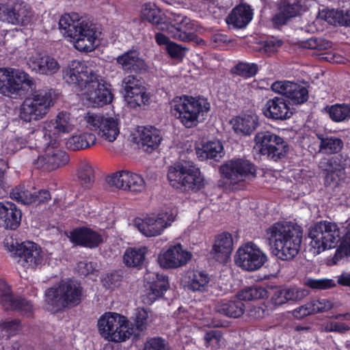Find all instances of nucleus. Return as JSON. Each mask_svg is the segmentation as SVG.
<instances>
[{"mask_svg": "<svg viewBox=\"0 0 350 350\" xmlns=\"http://www.w3.org/2000/svg\"><path fill=\"white\" fill-rule=\"evenodd\" d=\"M148 252L146 247H128L123 255V262L127 267L141 269Z\"/></svg>", "mask_w": 350, "mask_h": 350, "instance_id": "58836bf2", "label": "nucleus"}, {"mask_svg": "<svg viewBox=\"0 0 350 350\" xmlns=\"http://www.w3.org/2000/svg\"><path fill=\"white\" fill-rule=\"evenodd\" d=\"M308 295V291L301 288H276L273 291L270 301H267L272 310L288 301H297Z\"/></svg>", "mask_w": 350, "mask_h": 350, "instance_id": "c756f323", "label": "nucleus"}, {"mask_svg": "<svg viewBox=\"0 0 350 350\" xmlns=\"http://www.w3.org/2000/svg\"><path fill=\"white\" fill-rule=\"evenodd\" d=\"M82 296L83 288L79 282L70 278L62 280L57 286L46 290L45 308L51 312H59L79 305Z\"/></svg>", "mask_w": 350, "mask_h": 350, "instance_id": "20e7f679", "label": "nucleus"}, {"mask_svg": "<svg viewBox=\"0 0 350 350\" xmlns=\"http://www.w3.org/2000/svg\"><path fill=\"white\" fill-rule=\"evenodd\" d=\"M22 212L13 202H0V227L16 230L21 224Z\"/></svg>", "mask_w": 350, "mask_h": 350, "instance_id": "7c9ffc66", "label": "nucleus"}, {"mask_svg": "<svg viewBox=\"0 0 350 350\" xmlns=\"http://www.w3.org/2000/svg\"><path fill=\"white\" fill-rule=\"evenodd\" d=\"M309 306H312V307H313V311L315 314L330 310L333 307V304L328 299H320L309 301Z\"/></svg>", "mask_w": 350, "mask_h": 350, "instance_id": "0e129e2a", "label": "nucleus"}, {"mask_svg": "<svg viewBox=\"0 0 350 350\" xmlns=\"http://www.w3.org/2000/svg\"><path fill=\"white\" fill-rule=\"evenodd\" d=\"M267 261L266 254L252 242L241 246L234 255L235 264L247 271L260 269Z\"/></svg>", "mask_w": 350, "mask_h": 350, "instance_id": "4468645a", "label": "nucleus"}, {"mask_svg": "<svg viewBox=\"0 0 350 350\" xmlns=\"http://www.w3.org/2000/svg\"><path fill=\"white\" fill-rule=\"evenodd\" d=\"M232 129L237 134L250 136L259 126L258 117L255 114H243L231 120Z\"/></svg>", "mask_w": 350, "mask_h": 350, "instance_id": "f704fd0d", "label": "nucleus"}, {"mask_svg": "<svg viewBox=\"0 0 350 350\" xmlns=\"http://www.w3.org/2000/svg\"><path fill=\"white\" fill-rule=\"evenodd\" d=\"M262 111L267 118L272 120H287L293 115L289 103L280 96L268 99L263 105Z\"/></svg>", "mask_w": 350, "mask_h": 350, "instance_id": "a878e982", "label": "nucleus"}, {"mask_svg": "<svg viewBox=\"0 0 350 350\" xmlns=\"http://www.w3.org/2000/svg\"><path fill=\"white\" fill-rule=\"evenodd\" d=\"M169 287L168 277L163 273H157L150 283L148 299L151 302L154 301L158 297H162Z\"/></svg>", "mask_w": 350, "mask_h": 350, "instance_id": "37998d69", "label": "nucleus"}, {"mask_svg": "<svg viewBox=\"0 0 350 350\" xmlns=\"http://www.w3.org/2000/svg\"><path fill=\"white\" fill-rule=\"evenodd\" d=\"M266 235L278 259L290 261L299 254L303 238L300 226L291 222H276L267 229Z\"/></svg>", "mask_w": 350, "mask_h": 350, "instance_id": "f257e3e1", "label": "nucleus"}, {"mask_svg": "<svg viewBox=\"0 0 350 350\" xmlns=\"http://www.w3.org/2000/svg\"><path fill=\"white\" fill-rule=\"evenodd\" d=\"M35 83L29 74L21 70L0 68V93L8 97L18 96L25 89H33Z\"/></svg>", "mask_w": 350, "mask_h": 350, "instance_id": "6e6552de", "label": "nucleus"}, {"mask_svg": "<svg viewBox=\"0 0 350 350\" xmlns=\"http://www.w3.org/2000/svg\"><path fill=\"white\" fill-rule=\"evenodd\" d=\"M77 178L84 189H90L94 183V170L88 162L81 163L77 170Z\"/></svg>", "mask_w": 350, "mask_h": 350, "instance_id": "8fccbe9b", "label": "nucleus"}, {"mask_svg": "<svg viewBox=\"0 0 350 350\" xmlns=\"http://www.w3.org/2000/svg\"><path fill=\"white\" fill-rule=\"evenodd\" d=\"M124 271L118 269L107 273L101 279L103 286L108 289H114L119 287L124 278Z\"/></svg>", "mask_w": 350, "mask_h": 350, "instance_id": "603ef678", "label": "nucleus"}, {"mask_svg": "<svg viewBox=\"0 0 350 350\" xmlns=\"http://www.w3.org/2000/svg\"><path fill=\"white\" fill-rule=\"evenodd\" d=\"M53 105L51 93L36 92L25 98L20 107L19 117L21 120L29 122L39 120L48 113Z\"/></svg>", "mask_w": 350, "mask_h": 350, "instance_id": "9b49d317", "label": "nucleus"}, {"mask_svg": "<svg viewBox=\"0 0 350 350\" xmlns=\"http://www.w3.org/2000/svg\"><path fill=\"white\" fill-rule=\"evenodd\" d=\"M126 317L117 312H107L98 320L97 327L100 335L108 341L124 342L133 334Z\"/></svg>", "mask_w": 350, "mask_h": 350, "instance_id": "0eeeda50", "label": "nucleus"}, {"mask_svg": "<svg viewBox=\"0 0 350 350\" xmlns=\"http://www.w3.org/2000/svg\"><path fill=\"white\" fill-rule=\"evenodd\" d=\"M143 350H168L165 340L161 337L150 338L144 343Z\"/></svg>", "mask_w": 350, "mask_h": 350, "instance_id": "680f3d73", "label": "nucleus"}, {"mask_svg": "<svg viewBox=\"0 0 350 350\" xmlns=\"http://www.w3.org/2000/svg\"><path fill=\"white\" fill-rule=\"evenodd\" d=\"M221 338L222 333L221 331L217 329L210 330L206 332L204 335V345L206 347L218 348Z\"/></svg>", "mask_w": 350, "mask_h": 350, "instance_id": "bf43d9fd", "label": "nucleus"}, {"mask_svg": "<svg viewBox=\"0 0 350 350\" xmlns=\"http://www.w3.org/2000/svg\"><path fill=\"white\" fill-rule=\"evenodd\" d=\"M10 197L24 204H30L33 202L32 193L25 188V185H19L13 188L10 193Z\"/></svg>", "mask_w": 350, "mask_h": 350, "instance_id": "864d4df0", "label": "nucleus"}, {"mask_svg": "<svg viewBox=\"0 0 350 350\" xmlns=\"http://www.w3.org/2000/svg\"><path fill=\"white\" fill-rule=\"evenodd\" d=\"M31 12L23 2L0 3V19L12 25H26L31 21Z\"/></svg>", "mask_w": 350, "mask_h": 350, "instance_id": "6ab92c4d", "label": "nucleus"}, {"mask_svg": "<svg viewBox=\"0 0 350 350\" xmlns=\"http://www.w3.org/2000/svg\"><path fill=\"white\" fill-rule=\"evenodd\" d=\"M224 147L219 141H208L196 150V154L201 161L214 159L218 161L222 157Z\"/></svg>", "mask_w": 350, "mask_h": 350, "instance_id": "a19ab883", "label": "nucleus"}, {"mask_svg": "<svg viewBox=\"0 0 350 350\" xmlns=\"http://www.w3.org/2000/svg\"><path fill=\"white\" fill-rule=\"evenodd\" d=\"M232 234L227 232H223L215 237L210 254L216 261L224 262L232 251Z\"/></svg>", "mask_w": 350, "mask_h": 350, "instance_id": "2f4dec72", "label": "nucleus"}, {"mask_svg": "<svg viewBox=\"0 0 350 350\" xmlns=\"http://www.w3.org/2000/svg\"><path fill=\"white\" fill-rule=\"evenodd\" d=\"M324 329L327 332L344 333L349 329V327L344 323L329 321L324 325Z\"/></svg>", "mask_w": 350, "mask_h": 350, "instance_id": "338daca9", "label": "nucleus"}, {"mask_svg": "<svg viewBox=\"0 0 350 350\" xmlns=\"http://www.w3.org/2000/svg\"><path fill=\"white\" fill-rule=\"evenodd\" d=\"M59 28L65 37L75 40V46L79 51H92L100 34L94 24L81 21L79 15L75 12L62 15Z\"/></svg>", "mask_w": 350, "mask_h": 350, "instance_id": "f03ea898", "label": "nucleus"}, {"mask_svg": "<svg viewBox=\"0 0 350 350\" xmlns=\"http://www.w3.org/2000/svg\"><path fill=\"white\" fill-rule=\"evenodd\" d=\"M210 41L212 46L217 48L224 46L229 42V40L226 34L218 32L211 35Z\"/></svg>", "mask_w": 350, "mask_h": 350, "instance_id": "774afa93", "label": "nucleus"}, {"mask_svg": "<svg viewBox=\"0 0 350 350\" xmlns=\"http://www.w3.org/2000/svg\"><path fill=\"white\" fill-rule=\"evenodd\" d=\"M259 70L256 63L239 62L231 68L230 72L232 75L241 77L244 79H250L256 75Z\"/></svg>", "mask_w": 350, "mask_h": 350, "instance_id": "09e8293b", "label": "nucleus"}, {"mask_svg": "<svg viewBox=\"0 0 350 350\" xmlns=\"http://www.w3.org/2000/svg\"><path fill=\"white\" fill-rule=\"evenodd\" d=\"M20 321L12 319L6 321L1 324L2 331L5 332L8 336H14L18 330Z\"/></svg>", "mask_w": 350, "mask_h": 350, "instance_id": "69168bd1", "label": "nucleus"}, {"mask_svg": "<svg viewBox=\"0 0 350 350\" xmlns=\"http://www.w3.org/2000/svg\"><path fill=\"white\" fill-rule=\"evenodd\" d=\"M317 137L319 140V151L324 154L338 153L342 150L344 145L340 138L327 133H318Z\"/></svg>", "mask_w": 350, "mask_h": 350, "instance_id": "ea45409f", "label": "nucleus"}, {"mask_svg": "<svg viewBox=\"0 0 350 350\" xmlns=\"http://www.w3.org/2000/svg\"><path fill=\"white\" fill-rule=\"evenodd\" d=\"M209 280L208 274L204 271H189L185 276V287L193 292H202L206 290Z\"/></svg>", "mask_w": 350, "mask_h": 350, "instance_id": "4c0bfd02", "label": "nucleus"}, {"mask_svg": "<svg viewBox=\"0 0 350 350\" xmlns=\"http://www.w3.org/2000/svg\"><path fill=\"white\" fill-rule=\"evenodd\" d=\"M122 82L125 92L132 91L134 88H136L139 85L142 87L144 84V81L142 77H137L134 75H129L125 77Z\"/></svg>", "mask_w": 350, "mask_h": 350, "instance_id": "e2e57ef3", "label": "nucleus"}, {"mask_svg": "<svg viewBox=\"0 0 350 350\" xmlns=\"http://www.w3.org/2000/svg\"><path fill=\"white\" fill-rule=\"evenodd\" d=\"M254 141L262 155L275 161L285 157L289 150L288 144L284 138L269 131L258 132Z\"/></svg>", "mask_w": 350, "mask_h": 350, "instance_id": "9d476101", "label": "nucleus"}, {"mask_svg": "<svg viewBox=\"0 0 350 350\" xmlns=\"http://www.w3.org/2000/svg\"><path fill=\"white\" fill-rule=\"evenodd\" d=\"M324 18L330 25L350 27V16L348 14H345L343 11L328 10L325 12Z\"/></svg>", "mask_w": 350, "mask_h": 350, "instance_id": "3c124183", "label": "nucleus"}, {"mask_svg": "<svg viewBox=\"0 0 350 350\" xmlns=\"http://www.w3.org/2000/svg\"><path fill=\"white\" fill-rule=\"evenodd\" d=\"M96 135L91 133H82L70 137L66 142V148L72 151L83 150L94 145L96 142Z\"/></svg>", "mask_w": 350, "mask_h": 350, "instance_id": "c03bdc74", "label": "nucleus"}, {"mask_svg": "<svg viewBox=\"0 0 350 350\" xmlns=\"http://www.w3.org/2000/svg\"><path fill=\"white\" fill-rule=\"evenodd\" d=\"M9 250L14 256L18 257V262L25 268L36 267L41 265L44 260V253L40 245L32 241H25L21 243L13 244Z\"/></svg>", "mask_w": 350, "mask_h": 350, "instance_id": "f3484780", "label": "nucleus"}, {"mask_svg": "<svg viewBox=\"0 0 350 350\" xmlns=\"http://www.w3.org/2000/svg\"><path fill=\"white\" fill-rule=\"evenodd\" d=\"M126 96L128 98L129 103L133 107L142 106L148 105L150 100V94L147 92L144 84L134 88L132 91H127Z\"/></svg>", "mask_w": 350, "mask_h": 350, "instance_id": "de8ad7c7", "label": "nucleus"}, {"mask_svg": "<svg viewBox=\"0 0 350 350\" xmlns=\"http://www.w3.org/2000/svg\"><path fill=\"white\" fill-rule=\"evenodd\" d=\"M215 310L225 317L237 319L244 314L245 306L242 300L236 295L232 299H221L216 304Z\"/></svg>", "mask_w": 350, "mask_h": 350, "instance_id": "c9c22d12", "label": "nucleus"}, {"mask_svg": "<svg viewBox=\"0 0 350 350\" xmlns=\"http://www.w3.org/2000/svg\"><path fill=\"white\" fill-rule=\"evenodd\" d=\"M299 6L295 3H290L287 0L281 1L276 12L270 19L271 26L278 30L282 29L291 18L299 14Z\"/></svg>", "mask_w": 350, "mask_h": 350, "instance_id": "473e14b6", "label": "nucleus"}, {"mask_svg": "<svg viewBox=\"0 0 350 350\" xmlns=\"http://www.w3.org/2000/svg\"><path fill=\"white\" fill-rule=\"evenodd\" d=\"M346 230V233L343 236L334 256V260L336 261H339L343 258L350 256V223L347 225Z\"/></svg>", "mask_w": 350, "mask_h": 350, "instance_id": "6e6d98bb", "label": "nucleus"}, {"mask_svg": "<svg viewBox=\"0 0 350 350\" xmlns=\"http://www.w3.org/2000/svg\"><path fill=\"white\" fill-rule=\"evenodd\" d=\"M97 73L85 61L74 59L63 70V79L72 88L82 91Z\"/></svg>", "mask_w": 350, "mask_h": 350, "instance_id": "ddd939ff", "label": "nucleus"}, {"mask_svg": "<svg viewBox=\"0 0 350 350\" xmlns=\"http://www.w3.org/2000/svg\"><path fill=\"white\" fill-rule=\"evenodd\" d=\"M172 114L187 129L196 127L200 117L206 116L211 104L203 96L183 95L174 97L170 103Z\"/></svg>", "mask_w": 350, "mask_h": 350, "instance_id": "7ed1b4c3", "label": "nucleus"}, {"mask_svg": "<svg viewBox=\"0 0 350 350\" xmlns=\"http://www.w3.org/2000/svg\"><path fill=\"white\" fill-rule=\"evenodd\" d=\"M0 300L5 310L17 311L23 316L30 317L33 314V305L27 299L14 295L4 281H0Z\"/></svg>", "mask_w": 350, "mask_h": 350, "instance_id": "a211bd4d", "label": "nucleus"}, {"mask_svg": "<svg viewBox=\"0 0 350 350\" xmlns=\"http://www.w3.org/2000/svg\"><path fill=\"white\" fill-rule=\"evenodd\" d=\"M70 241L76 245L87 248H96L103 242V236L88 227H79L70 232Z\"/></svg>", "mask_w": 350, "mask_h": 350, "instance_id": "bb28decb", "label": "nucleus"}, {"mask_svg": "<svg viewBox=\"0 0 350 350\" xmlns=\"http://www.w3.org/2000/svg\"><path fill=\"white\" fill-rule=\"evenodd\" d=\"M306 284L312 289L320 290L329 289L334 286L333 280L329 279H308Z\"/></svg>", "mask_w": 350, "mask_h": 350, "instance_id": "052dcab7", "label": "nucleus"}, {"mask_svg": "<svg viewBox=\"0 0 350 350\" xmlns=\"http://www.w3.org/2000/svg\"><path fill=\"white\" fill-rule=\"evenodd\" d=\"M237 297L243 301H252L264 299L269 296L267 290L259 285H252L242 288L237 293Z\"/></svg>", "mask_w": 350, "mask_h": 350, "instance_id": "49530a36", "label": "nucleus"}, {"mask_svg": "<svg viewBox=\"0 0 350 350\" xmlns=\"http://www.w3.org/2000/svg\"><path fill=\"white\" fill-rule=\"evenodd\" d=\"M33 70L42 75H51L59 70L58 62L50 56H43L36 58L33 62Z\"/></svg>", "mask_w": 350, "mask_h": 350, "instance_id": "a18cd8bd", "label": "nucleus"}, {"mask_svg": "<svg viewBox=\"0 0 350 350\" xmlns=\"http://www.w3.org/2000/svg\"><path fill=\"white\" fill-rule=\"evenodd\" d=\"M46 141L44 146L47 147V150L32 161L33 167L43 172H51L66 165L69 161L68 154L64 150L54 149L58 144L57 140L46 138Z\"/></svg>", "mask_w": 350, "mask_h": 350, "instance_id": "2eb2a0df", "label": "nucleus"}, {"mask_svg": "<svg viewBox=\"0 0 350 350\" xmlns=\"http://www.w3.org/2000/svg\"><path fill=\"white\" fill-rule=\"evenodd\" d=\"M148 312L143 308H137L132 317L136 329L142 332L146 329Z\"/></svg>", "mask_w": 350, "mask_h": 350, "instance_id": "4d7b16f0", "label": "nucleus"}, {"mask_svg": "<svg viewBox=\"0 0 350 350\" xmlns=\"http://www.w3.org/2000/svg\"><path fill=\"white\" fill-rule=\"evenodd\" d=\"M340 236L338 226L327 221H321L310 228L308 237L310 245L318 254L327 249L335 247Z\"/></svg>", "mask_w": 350, "mask_h": 350, "instance_id": "1a4fd4ad", "label": "nucleus"}, {"mask_svg": "<svg viewBox=\"0 0 350 350\" xmlns=\"http://www.w3.org/2000/svg\"><path fill=\"white\" fill-rule=\"evenodd\" d=\"M221 177L232 185L256 176V167L250 160L234 158L225 161L219 167Z\"/></svg>", "mask_w": 350, "mask_h": 350, "instance_id": "f8f14e48", "label": "nucleus"}, {"mask_svg": "<svg viewBox=\"0 0 350 350\" xmlns=\"http://www.w3.org/2000/svg\"><path fill=\"white\" fill-rule=\"evenodd\" d=\"M347 163V159L342 154L335 155L331 158H323L321 160L320 167L326 172L325 183L331 184L336 182V176L344 170Z\"/></svg>", "mask_w": 350, "mask_h": 350, "instance_id": "72a5a7b5", "label": "nucleus"}, {"mask_svg": "<svg viewBox=\"0 0 350 350\" xmlns=\"http://www.w3.org/2000/svg\"><path fill=\"white\" fill-rule=\"evenodd\" d=\"M167 180L174 188L197 192L204 187V178L191 161L180 160L168 167Z\"/></svg>", "mask_w": 350, "mask_h": 350, "instance_id": "423d86ee", "label": "nucleus"}, {"mask_svg": "<svg viewBox=\"0 0 350 350\" xmlns=\"http://www.w3.org/2000/svg\"><path fill=\"white\" fill-rule=\"evenodd\" d=\"M134 225L142 234L147 237H152L160 235L170 224L164 217L158 215L144 219L137 217L134 220Z\"/></svg>", "mask_w": 350, "mask_h": 350, "instance_id": "c85d7f7f", "label": "nucleus"}, {"mask_svg": "<svg viewBox=\"0 0 350 350\" xmlns=\"http://www.w3.org/2000/svg\"><path fill=\"white\" fill-rule=\"evenodd\" d=\"M142 16L144 20L152 23L158 30L166 31L174 39L187 42L193 38V34L187 31L189 19L186 16H178L180 21L172 24L161 9L150 3L144 5Z\"/></svg>", "mask_w": 350, "mask_h": 350, "instance_id": "39448f33", "label": "nucleus"}, {"mask_svg": "<svg viewBox=\"0 0 350 350\" xmlns=\"http://www.w3.org/2000/svg\"><path fill=\"white\" fill-rule=\"evenodd\" d=\"M253 12L249 5L241 4L232 9L226 18V23L237 29L245 27L252 21Z\"/></svg>", "mask_w": 350, "mask_h": 350, "instance_id": "e433bc0d", "label": "nucleus"}, {"mask_svg": "<svg viewBox=\"0 0 350 350\" xmlns=\"http://www.w3.org/2000/svg\"><path fill=\"white\" fill-rule=\"evenodd\" d=\"M162 140L161 131L153 126H139L133 135V142L148 153L157 150Z\"/></svg>", "mask_w": 350, "mask_h": 350, "instance_id": "5701e85b", "label": "nucleus"}, {"mask_svg": "<svg viewBox=\"0 0 350 350\" xmlns=\"http://www.w3.org/2000/svg\"><path fill=\"white\" fill-rule=\"evenodd\" d=\"M322 111L328 114L330 120L336 123L350 120V103H336L327 105Z\"/></svg>", "mask_w": 350, "mask_h": 350, "instance_id": "79ce46f5", "label": "nucleus"}, {"mask_svg": "<svg viewBox=\"0 0 350 350\" xmlns=\"http://www.w3.org/2000/svg\"><path fill=\"white\" fill-rule=\"evenodd\" d=\"M116 63L126 73L140 75L146 70L147 65L137 50L131 49L116 58Z\"/></svg>", "mask_w": 350, "mask_h": 350, "instance_id": "cd10ccee", "label": "nucleus"}, {"mask_svg": "<svg viewBox=\"0 0 350 350\" xmlns=\"http://www.w3.org/2000/svg\"><path fill=\"white\" fill-rule=\"evenodd\" d=\"M272 90L288 98L295 105L306 103L309 97L308 88L300 83L289 81H275L271 85Z\"/></svg>", "mask_w": 350, "mask_h": 350, "instance_id": "b1692460", "label": "nucleus"}, {"mask_svg": "<svg viewBox=\"0 0 350 350\" xmlns=\"http://www.w3.org/2000/svg\"><path fill=\"white\" fill-rule=\"evenodd\" d=\"M90 129L98 131L106 140L111 142L120 133L118 121L113 118H105L100 114H88L86 117Z\"/></svg>", "mask_w": 350, "mask_h": 350, "instance_id": "412c9836", "label": "nucleus"}, {"mask_svg": "<svg viewBox=\"0 0 350 350\" xmlns=\"http://www.w3.org/2000/svg\"><path fill=\"white\" fill-rule=\"evenodd\" d=\"M108 183L117 188L139 193L146 189L144 178L136 173L127 170L116 172L107 178Z\"/></svg>", "mask_w": 350, "mask_h": 350, "instance_id": "aec40b11", "label": "nucleus"}, {"mask_svg": "<svg viewBox=\"0 0 350 350\" xmlns=\"http://www.w3.org/2000/svg\"><path fill=\"white\" fill-rule=\"evenodd\" d=\"M332 42L322 38L311 37L305 43V47L314 50H326L331 48Z\"/></svg>", "mask_w": 350, "mask_h": 350, "instance_id": "13d9d810", "label": "nucleus"}, {"mask_svg": "<svg viewBox=\"0 0 350 350\" xmlns=\"http://www.w3.org/2000/svg\"><path fill=\"white\" fill-rule=\"evenodd\" d=\"M83 97L90 106L99 107L109 104L113 96L111 85L97 73L85 89Z\"/></svg>", "mask_w": 350, "mask_h": 350, "instance_id": "dca6fc26", "label": "nucleus"}, {"mask_svg": "<svg viewBox=\"0 0 350 350\" xmlns=\"http://www.w3.org/2000/svg\"><path fill=\"white\" fill-rule=\"evenodd\" d=\"M75 120L70 113L67 111H60L55 120H51L46 124L42 130H36L32 132L36 133V135H43L44 138L56 139L55 136L59 133H68L75 129Z\"/></svg>", "mask_w": 350, "mask_h": 350, "instance_id": "4be33fe9", "label": "nucleus"}, {"mask_svg": "<svg viewBox=\"0 0 350 350\" xmlns=\"http://www.w3.org/2000/svg\"><path fill=\"white\" fill-rule=\"evenodd\" d=\"M272 310L267 301H261L257 304L251 305L247 310V316L252 319L258 320L269 314Z\"/></svg>", "mask_w": 350, "mask_h": 350, "instance_id": "5fc2aeb1", "label": "nucleus"}, {"mask_svg": "<svg viewBox=\"0 0 350 350\" xmlns=\"http://www.w3.org/2000/svg\"><path fill=\"white\" fill-rule=\"evenodd\" d=\"M192 254L183 249L180 243L170 245L167 250L160 254L158 262L165 269H176L185 265L191 260Z\"/></svg>", "mask_w": 350, "mask_h": 350, "instance_id": "393cba45", "label": "nucleus"}]
</instances>
